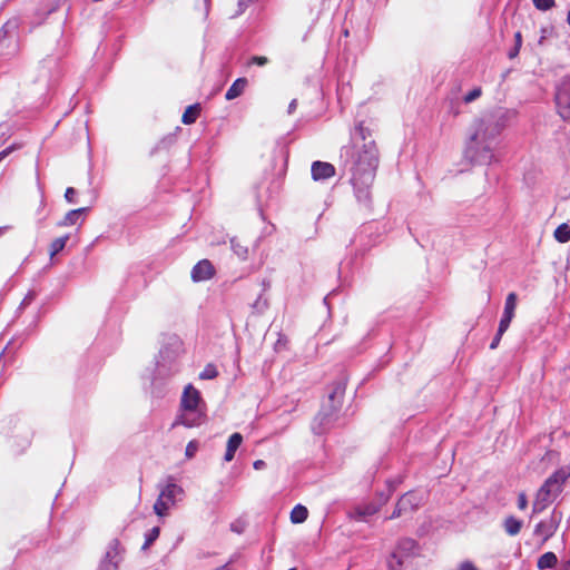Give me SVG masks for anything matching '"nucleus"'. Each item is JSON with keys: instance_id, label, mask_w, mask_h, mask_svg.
<instances>
[{"instance_id": "nucleus-57", "label": "nucleus", "mask_w": 570, "mask_h": 570, "mask_svg": "<svg viewBox=\"0 0 570 570\" xmlns=\"http://www.w3.org/2000/svg\"><path fill=\"white\" fill-rule=\"evenodd\" d=\"M8 226L0 227V236L4 234V232L8 229Z\"/></svg>"}, {"instance_id": "nucleus-42", "label": "nucleus", "mask_w": 570, "mask_h": 570, "mask_svg": "<svg viewBox=\"0 0 570 570\" xmlns=\"http://www.w3.org/2000/svg\"><path fill=\"white\" fill-rule=\"evenodd\" d=\"M406 512L403 510V508H401L397 503L395 505V509L394 511L392 512V514L389 517V519H396V518H400L401 515L405 514Z\"/></svg>"}, {"instance_id": "nucleus-17", "label": "nucleus", "mask_w": 570, "mask_h": 570, "mask_svg": "<svg viewBox=\"0 0 570 570\" xmlns=\"http://www.w3.org/2000/svg\"><path fill=\"white\" fill-rule=\"evenodd\" d=\"M248 85V80L244 77L237 78L226 91V100H234L239 97Z\"/></svg>"}, {"instance_id": "nucleus-33", "label": "nucleus", "mask_w": 570, "mask_h": 570, "mask_svg": "<svg viewBox=\"0 0 570 570\" xmlns=\"http://www.w3.org/2000/svg\"><path fill=\"white\" fill-rule=\"evenodd\" d=\"M533 6L541 11L550 10L554 7V0H532Z\"/></svg>"}, {"instance_id": "nucleus-6", "label": "nucleus", "mask_w": 570, "mask_h": 570, "mask_svg": "<svg viewBox=\"0 0 570 570\" xmlns=\"http://www.w3.org/2000/svg\"><path fill=\"white\" fill-rule=\"evenodd\" d=\"M180 371V365L155 364L150 379V392L155 397H164L170 380Z\"/></svg>"}, {"instance_id": "nucleus-12", "label": "nucleus", "mask_w": 570, "mask_h": 570, "mask_svg": "<svg viewBox=\"0 0 570 570\" xmlns=\"http://www.w3.org/2000/svg\"><path fill=\"white\" fill-rule=\"evenodd\" d=\"M561 518L562 513L554 509L548 520H542L537 523L534 534L542 537L543 542L548 541L557 532Z\"/></svg>"}, {"instance_id": "nucleus-29", "label": "nucleus", "mask_w": 570, "mask_h": 570, "mask_svg": "<svg viewBox=\"0 0 570 570\" xmlns=\"http://www.w3.org/2000/svg\"><path fill=\"white\" fill-rule=\"evenodd\" d=\"M160 534V528L154 527L150 530H148L145 534V542L141 547L142 550H147L159 537Z\"/></svg>"}, {"instance_id": "nucleus-28", "label": "nucleus", "mask_w": 570, "mask_h": 570, "mask_svg": "<svg viewBox=\"0 0 570 570\" xmlns=\"http://www.w3.org/2000/svg\"><path fill=\"white\" fill-rule=\"evenodd\" d=\"M69 235L67 234L52 240L50 244V256L53 257L59 254L66 247Z\"/></svg>"}, {"instance_id": "nucleus-50", "label": "nucleus", "mask_w": 570, "mask_h": 570, "mask_svg": "<svg viewBox=\"0 0 570 570\" xmlns=\"http://www.w3.org/2000/svg\"><path fill=\"white\" fill-rule=\"evenodd\" d=\"M253 466H254L255 470H262V469H264L266 466V463L263 460H256L253 463Z\"/></svg>"}, {"instance_id": "nucleus-5", "label": "nucleus", "mask_w": 570, "mask_h": 570, "mask_svg": "<svg viewBox=\"0 0 570 570\" xmlns=\"http://www.w3.org/2000/svg\"><path fill=\"white\" fill-rule=\"evenodd\" d=\"M419 553V544L411 538L399 540L386 559L387 570H406Z\"/></svg>"}, {"instance_id": "nucleus-34", "label": "nucleus", "mask_w": 570, "mask_h": 570, "mask_svg": "<svg viewBox=\"0 0 570 570\" xmlns=\"http://www.w3.org/2000/svg\"><path fill=\"white\" fill-rule=\"evenodd\" d=\"M481 95H482V89H481V87H475V88H473L471 91H469V92L463 97V101H464L465 104H471V102H473L474 100H476Z\"/></svg>"}, {"instance_id": "nucleus-19", "label": "nucleus", "mask_w": 570, "mask_h": 570, "mask_svg": "<svg viewBox=\"0 0 570 570\" xmlns=\"http://www.w3.org/2000/svg\"><path fill=\"white\" fill-rule=\"evenodd\" d=\"M176 142V135L168 134L163 137L150 150V156L158 154L159 151L169 150L171 146Z\"/></svg>"}, {"instance_id": "nucleus-3", "label": "nucleus", "mask_w": 570, "mask_h": 570, "mask_svg": "<svg viewBox=\"0 0 570 570\" xmlns=\"http://www.w3.org/2000/svg\"><path fill=\"white\" fill-rule=\"evenodd\" d=\"M205 417V402L200 392L193 384L186 385L180 399V414L173 423V426L195 428L200 425Z\"/></svg>"}, {"instance_id": "nucleus-11", "label": "nucleus", "mask_w": 570, "mask_h": 570, "mask_svg": "<svg viewBox=\"0 0 570 570\" xmlns=\"http://www.w3.org/2000/svg\"><path fill=\"white\" fill-rule=\"evenodd\" d=\"M556 105L559 115L570 122V78H563L558 85Z\"/></svg>"}, {"instance_id": "nucleus-35", "label": "nucleus", "mask_w": 570, "mask_h": 570, "mask_svg": "<svg viewBox=\"0 0 570 570\" xmlns=\"http://www.w3.org/2000/svg\"><path fill=\"white\" fill-rule=\"evenodd\" d=\"M197 451H198V442L196 440H191L186 445L185 455L187 459H191L196 455Z\"/></svg>"}, {"instance_id": "nucleus-43", "label": "nucleus", "mask_w": 570, "mask_h": 570, "mask_svg": "<svg viewBox=\"0 0 570 570\" xmlns=\"http://www.w3.org/2000/svg\"><path fill=\"white\" fill-rule=\"evenodd\" d=\"M458 570H478V568L471 561H463Z\"/></svg>"}, {"instance_id": "nucleus-25", "label": "nucleus", "mask_w": 570, "mask_h": 570, "mask_svg": "<svg viewBox=\"0 0 570 570\" xmlns=\"http://www.w3.org/2000/svg\"><path fill=\"white\" fill-rule=\"evenodd\" d=\"M346 387V377L343 376L338 381L334 383L332 392L328 394V399L334 402L337 399V402L340 403V400L342 399Z\"/></svg>"}, {"instance_id": "nucleus-8", "label": "nucleus", "mask_w": 570, "mask_h": 570, "mask_svg": "<svg viewBox=\"0 0 570 570\" xmlns=\"http://www.w3.org/2000/svg\"><path fill=\"white\" fill-rule=\"evenodd\" d=\"M124 554L125 548L121 546V542L117 538L110 540L97 570H119Z\"/></svg>"}, {"instance_id": "nucleus-20", "label": "nucleus", "mask_w": 570, "mask_h": 570, "mask_svg": "<svg viewBox=\"0 0 570 570\" xmlns=\"http://www.w3.org/2000/svg\"><path fill=\"white\" fill-rule=\"evenodd\" d=\"M558 563V557L554 552L548 551L543 553L537 561L539 570L552 569Z\"/></svg>"}, {"instance_id": "nucleus-2", "label": "nucleus", "mask_w": 570, "mask_h": 570, "mask_svg": "<svg viewBox=\"0 0 570 570\" xmlns=\"http://www.w3.org/2000/svg\"><path fill=\"white\" fill-rule=\"evenodd\" d=\"M511 114L497 109L474 121L465 144L464 158L472 165H490L497 161L499 137Z\"/></svg>"}, {"instance_id": "nucleus-48", "label": "nucleus", "mask_w": 570, "mask_h": 570, "mask_svg": "<svg viewBox=\"0 0 570 570\" xmlns=\"http://www.w3.org/2000/svg\"><path fill=\"white\" fill-rule=\"evenodd\" d=\"M297 108V100L296 99H293L289 105H288V108H287V114L288 115H292Z\"/></svg>"}, {"instance_id": "nucleus-38", "label": "nucleus", "mask_w": 570, "mask_h": 570, "mask_svg": "<svg viewBox=\"0 0 570 570\" xmlns=\"http://www.w3.org/2000/svg\"><path fill=\"white\" fill-rule=\"evenodd\" d=\"M36 299V293L33 291H29L22 302L20 303L19 309H23L28 305H30Z\"/></svg>"}, {"instance_id": "nucleus-4", "label": "nucleus", "mask_w": 570, "mask_h": 570, "mask_svg": "<svg viewBox=\"0 0 570 570\" xmlns=\"http://www.w3.org/2000/svg\"><path fill=\"white\" fill-rule=\"evenodd\" d=\"M569 478V473L564 469L554 471L540 487L537 492L532 514L543 512L559 497L563 490V484Z\"/></svg>"}, {"instance_id": "nucleus-27", "label": "nucleus", "mask_w": 570, "mask_h": 570, "mask_svg": "<svg viewBox=\"0 0 570 570\" xmlns=\"http://www.w3.org/2000/svg\"><path fill=\"white\" fill-rule=\"evenodd\" d=\"M554 238L560 243H567L570 240V225L563 223L559 225L554 230Z\"/></svg>"}, {"instance_id": "nucleus-41", "label": "nucleus", "mask_w": 570, "mask_h": 570, "mask_svg": "<svg viewBox=\"0 0 570 570\" xmlns=\"http://www.w3.org/2000/svg\"><path fill=\"white\" fill-rule=\"evenodd\" d=\"M76 189L73 187H68L65 193V198L68 203H75Z\"/></svg>"}, {"instance_id": "nucleus-60", "label": "nucleus", "mask_w": 570, "mask_h": 570, "mask_svg": "<svg viewBox=\"0 0 570 570\" xmlns=\"http://www.w3.org/2000/svg\"><path fill=\"white\" fill-rule=\"evenodd\" d=\"M232 530L234 531H238V527H234V524L232 525Z\"/></svg>"}, {"instance_id": "nucleus-13", "label": "nucleus", "mask_w": 570, "mask_h": 570, "mask_svg": "<svg viewBox=\"0 0 570 570\" xmlns=\"http://www.w3.org/2000/svg\"><path fill=\"white\" fill-rule=\"evenodd\" d=\"M215 267L208 259L199 261L193 268L190 273V277L193 282L199 283L205 282L214 277Z\"/></svg>"}, {"instance_id": "nucleus-44", "label": "nucleus", "mask_w": 570, "mask_h": 570, "mask_svg": "<svg viewBox=\"0 0 570 570\" xmlns=\"http://www.w3.org/2000/svg\"><path fill=\"white\" fill-rule=\"evenodd\" d=\"M502 336L503 335H500L499 330H498L495 336L493 337L492 342L490 343L491 350H495L499 346Z\"/></svg>"}, {"instance_id": "nucleus-10", "label": "nucleus", "mask_w": 570, "mask_h": 570, "mask_svg": "<svg viewBox=\"0 0 570 570\" xmlns=\"http://www.w3.org/2000/svg\"><path fill=\"white\" fill-rule=\"evenodd\" d=\"M183 493V489L176 483H168L160 489L158 499L154 504V511L157 515L164 517L168 509L175 504L176 497Z\"/></svg>"}, {"instance_id": "nucleus-26", "label": "nucleus", "mask_w": 570, "mask_h": 570, "mask_svg": "<svg viewBox=\"0 0 570 570\" xmlns=\"http://www.w3.org/2000/svg\"><path fill=\"white\" fill-rule=\"evenodd\" d=\"M230 248L240 261L247 259L248 247L243 245L238 238L233 237L230 239Z\"/></svg>"}, {"instance_id": "nucleus-45", "label": "nucleus", "mask_w": 570, "mask_h": 570, "mask_svg": "<svg viewBox=\"0 0 570 570\" xmlns=\"http://www.w3.org/2000/svg\"><path fill=\"white\" fill-rule=\"evenodd\" d=\"M253 0H238V14L243 13Z\"/></svg>"}, {"instance_id": "nucleus-14", "label": "nucleus", "mask_w": 570, "mask_h": 570, "mask_svg": "<svg viewBox=\"0 0 570 570\" xmlns=\"http://www.w3.org/2000/svg\"><path fill=\"white\" fill-rule=\"evenodd\" d=\"M335 167L331 163L316 160L312 164L311 174L315 181L330 179L335 175Z\"/></svg>"}, {"instance_id": "nucleus-36", "label": "nucleus", "mask_w": 570, "mask_h": 570, "mask_svg": "<svg viewBox=\"0 0 570 570\" xmlns=\"http://www.w3.org/2000/svg\"><path fill=\"white\" fill-rule=\"evenodd\" d=\"M268 306L267 298L263 297L261 294L253 304V308L257 311L258 313H263Z\"/></svg>"}, {"instance_id": "nucleus-55", "label": "nucleus", "mask_w": 570, "mask_h": 570, "mask_svg": "<svg viewBox=\"0 0 570 570\" xmlns=\"http://www.w3.org/2000/svg\"><path fill=\"white\" fill-rule=\"evenodd\" d=\"M204 3H205V14L207 16L209 12L210 0H204Z\"/></svg>"}, {"instance_id": "nucleus-52", "label": "nucleus", "mask_w": 570, "mask_h": 570, "mask_svg": "<svg viewBox=\"0 0 570 570\" xmlns=\"http://www.w3.org/2000/svg\"><path fill=\"white\" fill-rule=\"evenodd\" d=\"M374 7H384L387 0H368Z\"/></svg>"}, {"instance_id": "nucleus-59", "label": "nucleus", "mask_w": 570, "mask_h": 570, "mask_svg": "<svg viewBox=\"0 0 570 570\" xmlns=\"http://www.w3.org/2000/svg\"><path fill=\"white\" fill-rule=\"evenodd\" d=\"M232 530L234 531H238V527H234V524L232 525Z\"/></svg>"}, {"instance_id": "nucleus-40", "label": "nucleus", "mask_w": 570, "mask_h": 570, "mask_svg": "<svg viewBox=\"0 0 570 570\" xmlns=\"http://www.w3.org/2000/svg\"><path fill=\"white\" fill-rule=\"evenodd\" d=\"M528 507V499H527V495L521 492L519 495H518V508L520 510H524L527 509Z\"/></svg>"}, {"instance_id": "nucleus-37", "label": "nucleus", "mask_w": 570, "mask_h": 570, "mask_svg": "<svg viewBox=\"0 0 570 570\" xmlns=\"http://www.w3.org/2000/svg\"><path fill=\"white\" fill-rule=\"evenodd\" d=\"M328 420V415L327 414H323V413H320L316 417H315V421L313 423V426H312V430L315 434H322L323 433V430L318 426L315 425L316 422H320V425L323 424L325 421Z\"/></svg>"}, {"instance_id": "nucleus-24", "label": "nucleus", "mask_w": 570, "mask_h": 570, "mask_svg": "<svg viewBox=\"0 0 570 570\" xmlns=\"http://www.w3.org/2000/svg\"><path fill=\"white\" fill-rule=\"evenodd\" d=\"M308 517L306 507L302 504L295 505L291 511V521L294 524L303 523Z\"/></svg>"}, {"instance_id": "nucleus-9", "label": "nucleus", "mask_w": 570, "mask_h": 570, "mask_svg": "<svg viewBox=\"0 0 570 570\" xmlns=\"http://www.w3.org/2000/svg\"><path fill=\"white\" fill-rule=\"evenodd\" d=\"M183 351V343L177 336H170L167 338L165 343H163L159 353L156 357V364L161 365L165 363L167 365H180L179 356Z\"/></svg>"}, {"instance_id": "nucleus-56", "label": "nucleus", "mask_w": 570, "mask_h": 570, "mask_svg": "<svg viewBox=\"0 0 570 570\" xmlns=\"http://www.w3.org/2000/svg\"><path fill=\"white\" fill-rule=\"evenodd\" d=\"M214 570H230V569H229L228 564H225V566H222V567L216 568Z\"/></svg>"}, {"instance_id": "nucleus-53", "label": "nucleus", "mask_w": 570, "mask_h": 570, "mask_svg": "<svg viewBox=\"0 0 570 570\" xmlns=\"http://www.w3.org/2000/svg\"><path fill=\"white\" fill-rule=\"evenodd\" d=\"M514 39H515V43L514 45H518V47H521L522 45V36H521V32H515L514 35Z\"/></svg>"}, {"instance_id": "nucleus-31", "label": "nucleus", "mask_w": 570, "mask_h": 570, "mask_svg": "<svg viewBox=\"0 0 570 570\" xmlns=\"http://www.w3.org/2000/svg\"><path fill=\"white\" fill-rule=\"evenodd\" d=\"M218 375L216 366L212 363L207 364L204 370L199 373L200 380H214Z\"/></svg>"}, {"instance_id": "nucleus-1", "label": "nucleus", "mask_w": 570, "mask_h": 570, "mask_svg": "<svg viewBox=\"0 0 570 570\" xmlns=\"http://www.w3.org/2000/svg\"><path fill=\"white\" fill-rule=\"evenodd\" d=\"M350 142L340 150L338 168L348 178L357 203L368 207L371 189L380 163V154L372 131L360 121L351 130Z\"/></svg>"}, {"instance_id": "nucleus-32", "label": "nucleus", "mask_w": 570, "mask_h": 570, "mask_svg": "<svg viewBox=\"0 0 570 570\" xmlns=\"http://www.w3.org/2000/svg\"><path fill=\"white\" fill-rule=\"evenodd\" d=\"M513 317L514 315L503 312L498 327L500 335H503L508 331Z\"/></svg>"}, {"instance_id": "nucleus-21", "label": "nucleus", "mask_w": 570, "mask_h": 570, "mask_svg": "<svg viewBox=\"0 0 570 570\" xmlns=\"http://www.w3.org/2000/svg\"><path fill=\"white\" fill-rule=\"evenodd\" d=\"M503 528H504V531L507 532V534L514 537V535L519 534V532L521 531L522 521L517 519L513 515H510L504 519Z\"/></svg>"}, {"instance_id": "nucleus-23", "label": "nucleus", "mask_w": 570, "mask_h": 570, "mask_svg": "<svg viewBox=\"0 0 570 570\" xmlns=\"http://www.w3.org/2000/svg\"><path fill=\"white\" fill-rule=\"evenodd\" d=\"M380 510L379 505L373 503L366 504L365 507L356 508L354 511V518L358 521H362L365 517L374 515Z\"/></svg>"}, {"instance_id": "nucleus-22", "label": "nucleus", "mask_w": 570, "mask_h": 570, "mask_svg": "<svg viewBox=\"0 0 570 570\" xmlns=\"http://www.w3.org/2000/svg\"><path fill=\"white\" fill-rule=\"evenodd\" d=\"M199 114H200V105L199 104L190 105L184 111L183 117H181V122L185 125H191L197 120Z\"/></svg>"}, {"instance_id": "nucleus-39", "label": "nucleus", "mask_w": 570, "mask_h": 570, "mask_svg": "<svg viewBox=\"0 0 570 570\" xmlns=\"http://www.w3.org/2000/svg\"><path fill=\"white\" fill-rule=\"evenodd\" d=\"M267 62H268V59L266 57H263V56H254L250 59V63H254V65H257V66H261V67L267 65Z\"/></svg>"}, {"instance_id": "nucleus-47", "label": "nucleus", "mask_w": 570, "mask_h": 570, "mask_svg": "<svg viewBox=\"0 0 570 570\" xmlns=\"http://www.w3.org/2000/svg\"><path fill=\"white\" fill-rule=\"evenodd\" d=\"M286 344V337L281 335L277 342L275 343V351H281Z\"/></svg>"}, {"instance_id": "nucleus-7", "label": "nucleus", "mask_w": 570, "mask_h": 570, "mask_svg": "<svg viewBox=\"0 0 570 570\" xmlns=\"http://www.w3.org/2000/svg\"><path fill=\"white\" fill-rule=\"evenodd\" d=\"M20 38L17 23L8 21L0 28V58L11 59L20 52Z\"/></svg>"}, {"instance_id": "nucleus-16", "label": "nucleus", "mask_w": 570, "mask_h": 570, "mask_svg": "<svg viewBox=\"0 0 570 570\" xmlns=\"http://www.w3.org/2000/svg\"><path fill=\"white\" fill-rule=\"evenodd\" d=\"M242 442H243V435L238 432L233 433L228 438L226 452L224 455V460L226 462H230L234 459L235 453L238 450V448L240 446Z\"/></svg>"}, {"instance_id": "nucleus-49", "label": "nucleus", "mask_w": 570, "mask_h": 570, "mask_svg": "<svg viewBox=\"0 0 570 570\" xmlns=\"http://www.w3.org/2000/svg\"><path fill=\"white\" fill-rule=\"evenodd\" d=\"M13 149H14V147H13V146H10V147H8V148L3 149L2 151H0V161H1L2 159H4L7 156H9V155H10V153H11Z\"/></svg>"}, {"instance_id": "nucleus-15", "label": "nucleus", "mask_w": 570, "mask_h": 570, "mask_svg": "<svg viewBox=\"0 0 570 570\" xmlns=\"http://www.w3.org/2000/svg\"><path fill=\"white\" fill-rule=\"evenodd\" d=\"M421 503L422 497L413 491L403 494L397 501V504L403 508L406 513L415 511Z\"/></svg>"}, {"instance_id": "nucleus-30", "label": "nucleus", "mask_w": 570, "mask_h": 570, "mask_svg": "<svg viewBox=\"0 0 570 570\" xmlns=\"http://www.w3.org/2000/svg\"><path fill=\"white\" fill-rule=\"evenodd\" d=\"M517 302H518L517 294L514 292L509 293L508 296L505 297L503 312L514 315L515 308H517Z\"/></svg>"}, {"instance_id": "nucleus-46", "label": "nucleus", "mask_w": 570, "mask_h": 570, "mask_svg": "<svg viewBox=\"0 0 570 570\" xmlns=\"http://www.w3.org/2000/svg\"><path fill=\"white\" fill-rule=\"evenodd\" d=\"M520 48L521 47H518V45H514L509 51H508V57L509 59H514L519 52H520Z\"/></svg>"}, {"instance_id": "nucleus-18", "label": "nucleus", "mask_w": 570, "mask_h": 570, "mask_svg": "<svg viewBox=\"0 0 570 570\" xmlns=\"http://www.w3.org/2000/svg\"><path fill=\"white\" fill-rule=\"evenodd\" d=\"M87 210L88 208L86 207L69 210L65 215V217L60 222H58L57 225L60 227L72 226L78 223L82 214L86 213Z\"/></svg>"}, {"instance_id": "nucleus-58", "label": "nucleus", "mask_w": 570, "mask_h": 570, "mask_svg": "<svg viewBox=\"0 0 570 570\" xmlns=\"http://www.w3.org/2000/svg\"><path fill=\"white\" fill-rule=\"evenodd\" d=\"M263 286H264V289H266V287L269 286V284L266 281H263Z\"/></svg>"}, {"instance_id": "nucleus-51", "label": "nucleus", "mask_w": 570, "mask_h": 570, "mask_svg": "<svg viewBox=\"0 0 570 570\" xmlns=\"http://www.w3.org/2000/svg\"><path fill=\"white\" fill-rule=\"evenodd\" d=\"M391 492H392V489L389 490L387 494H384V493L380 494V502H381V504H384V503L387 502V500L390 499Z\"/></svg>"}, {"instance_id": "nucleus-54", "label": "nucleus", "mask_w": 570, "mask_h": 570, "mask_svg": "<svg viewBox=\"0 0 570 570\" xmlns=\"http://www.w3.org/2000/svg\"><path fill=\"white\" fill-rule=\"evenodd\" d=\"M558 570H570V559L563 561Z\"/></svg>"}]
</instances>
